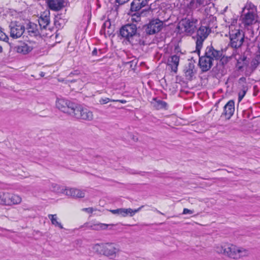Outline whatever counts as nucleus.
I'll list each match as a JSON object with an SVG mask.
<instances>
[{
  "label": "nucleus",
  "instance_id": "f257e3e1",
  "mask_svg": "<svg viewBox=\"0 0 260 260\" xmlns=\"http://www.w3.org/2000/svg\"><path fill=\"white\" fill-rule=\"evenodd\" d=\"M119 35L133 46L144 45V41L137 32V27L134 24L122 26L119 30Z\"/></svg>",
  "mask_w": 260,
  "mask_h": 260
},
{
  "label": "nucleus",
  "instance_id": "f03ea898",
  "mask_svg": "<svg viewBox=\"0 0 260 260\" xmlns=\"http://www.w3.org/2000/svg\"><path fill=\"white\" fill-rule=\"evenodd\" d=\"M243 15L242 16V23L244 26H250L248 28L249 31L250 38H253L254 31L252 29L251 25L256 24L257 17L256 7L251 2H247L243 9Z\"/></svg>",
  "mask_w": 260,
  "mask_h": 260
},
{
  "label": "nucleus",
  "instance_id": "7ed1b4c3",
  "mask_svg": "<svg viewBox=\"0 0 260 260\" xmlns=\"http://www.w3.org/2000/svg\"><path fill=\"white\" fill-rule=\"evenodd\" d=\"M230 42L228 46L233 48V52L238 53L241 51L245 40V35L243 31L239 28H236L234 25L229 27Z\"/></svg>",
  "mask_w": 260,
  "mask_h": 260
},
{
  "label": "nucleus",
  "instance_id": "20e7f679",
  "mask_svg": "<svg viewBox=\"0 0 260 260\" xmlns=\"http://www.w3.org/2000/svg\"><path fill=\"white\" fill-rule=\"evenodd\" d=\"M216 251L233 259H238L248 254L247 250L233 244L217 247Z\"/></svg>",
  "mask_w": 260,
  "mask_h": 260
},
{
  "label": "nucleus",
  "instance_id": "39448f33",
  "mask_svg": "<svg viewBox=\"0 0 260 260\" xmlns=\"http://www.w3.org/2000/svg\"><path fill=\"white\" fill-rule=\"evenodd\" d=\"M199 26L198 20L192 17L182 19L180 22L178 28L183 30L188 36L194 33Z\"/></svg>",
  "mask_w": 260,
  "mask_h": 260
},
{
  "label": "nucleus",
  "instance_id": "423d86ee",
  "mask_svg": "<svg viewBox=\"0 0 260 260\" xmlns=\"http://www.w3.org/2000/svg\"><path fill=\"white\" fill-rule=\"evenodd\" d=\"M93 249L96 251H100V253L111 258H114L119 251L118 248L113 243L96 244L94 246Z\"/></svg>",
  "mask_w": 260,
  "mask_h": 260
},
{
  "label": "nucleus",
  "instance_id": "0eeeda50",
  "mask_svg": "<svg viewBox=\"0 0 260 260\" xmlns=\"http://www.w3.org/2000/svg\"><path fill=\"white\" fill-rule=\"evenodd\" d=\"M71 116L77 119L91 120L93 119L92 112L82 105L75 104Z\"/></svg>",
  "mask_w": 260,
  "mask_h": 260
},
{
  "label": "nucleus",
  "instance_id": "6e6552de",
  "mask_svg": "<svg viewBox=\"0 0 260 260\" xmlns=\"http://www.w3.org/2000/svg\"><path fill=\"white\" fill-rule=\"evenodd\" d=\"M211 30L208 27L201 26L198 27L196 30L197 34L193 38L196 40V51L199 54L200 50L203 46V43L206 39L208 37Z\"/></svg>",
  "mask_w": 260,
  "mask_h": 260
},
{
  "label": "nucleus",
  "instance_id": "1a4fd4ad",
  "mask_svg": "<svg viewBox=\"0 0 260 260\" xmlns=\"http://www.w3.org/2000/svg\"><path fill=\"white\" fill-rule=\"evenodd\" d=\"M36 46V41L27 40L25 42H20L15 47V49L17 53L26 55L30 53Z\"/></svg>",
  "mask_w": 260,
  "mask_h": 260
},
{
  "label": "nucleus",
  "instance_id": "9d476101",
  "mask_svg": "<svg viewBox=\"0 0 260 260\" xmlns=\"http://www.w3.org/2000/svg\"><path fill=\"white\" fill-rule=\"evenodd\" d=\"M164 23L158 19H153L144 27L146 34L151 35L159 32L163 27Z\"/></svg>",
  "mask_w": 260,
  "mask_h": 260
},
{
  "label": "nucleus",
  "instance_id": "9b49d317",
  "mask_svg": "<svg viewBox=\"0 0 260 260\" xmlns=\"http://www.w3.org/2000/svg\"><path fill=\"white\" fill-rule=\"evenodd\" d=\"M75 103H72L65 99H57L56 101V107L59 110L70 115L74 109Z\"/></svg>",
  "mask_w": 260,
  "mask_h": 260
},
{
  "label": "nucleus",
  "instance_id": "f8f14e48",
  "mask_svg": "<svg viewBox=\"0 0 260 260\" xmlns=\"http://www.w3.org/2000/svg\"><path fill=\"white\" fill-rule=\"evenodd\" d=\"M10 37L13 39L20 37L24 33L25 27L19 22L12 21L9 26Z\"/></svg>",
  "mask_w": 260,
  "mask_h": 260
},
{
  "label": "nucleus",
  "instance_id": "ddd939ff",
  "mask_svg": "<svg viewBox=\"0 0 260 260\" xmlns=\"http://www.w3.org/2000/svg\"><path fill=\"white\" fill-rule=\"evenodd\" d=\"M241 51H238V53L233 52V55L237 60L236 67L238 71H243L249 63V59L245 54H240Z\"/></svg>",
  "mask_w": 260,
  "mask_h": 260
},
{
  "label": "nucleus",
  "instance_id": "4468645a",
  "mask_svg": "<svg viewBox=\"0 0 260 260\" xmlns=\"http://www.w3.org/2000/svg\"><path fill=\"white\" fill-rule=\"evenodd\" d=\"M206 57L214 62V60L217 61L221 58L222 56V51L215 49L213 46H208L207 47L204 54Z\"/></svg>",
  "mask_w": 260,
  "mask_h": 260
},
{
  "label": "nucleus",
  "instance_id": "2eb2a0df",
  "mask_svg": "<svg viewBox=\"0 0 260 260\" xmlns=\"http://www.w3.org/2000/svg\"><path fill=\"white\" fill-rule=\"evenodd\" d=\"M209 0H190L187 5V8L190 11H203V7L207 5Z\"/></svg>",
  "mask_w": 260,
  "mask_h": 260
},
{
  "label": "nucleus",
  "instance_id": "dca6fc26",
  "mask_svg": "<svg viewBox=\"0 0 260 260\" xmlns=\"http://www.w3.org/2000/svg\"><path fill=\"white\" fill-rule=\"evenodd\" d=\"M183 72L186 80L191 81L195 76L197 71L195 69L194 61H189L184 67Z\"/></svg>",
  "mask_w": 260,
  "mask_h": 260
},
{
  "label": "nucleus",
  "instance_id": "f3484780",
  "mask_svg": "<svg viewBox=\"0 0 260 260\" xmlns=\"http://www.w3.org/2000/svg\"><path fill=\"white\" fill-rule=\"evenodd\" d=\"M234 112L235 102L233 100H230L224 106L221 117L224 116L226 119L229 120L233 115Z\"/></svg>",
  "mask_w": 260,
  "mask_h": 260
},
{
  "label": "nucleus",
  "instance_id": "a211bd4d",
  "mask_svg": "<svg viewBox=\"0 0 260 260\" xmlns=\"http://www.w3.org/2000/svg\"><path fill=\"white\" fill-rule=\"evenodd\" d=\"M213 61L206 57V55L200 57L199 64L202 71L205 72L209 71L213 66Z\"/></svg>",
  "mask_w": 260,
  "mask_h": 260
},
{
  "label": "nucleus",
  "instance_id": "6ab92c4d",
  "mask_svg": "<svg viewBox=\"0 0 260 260\" xmlns=\"http://www.w3.org/2000/svg\"><path fill=\"white\" fill-rule=\"evenodd\" d=\"M180 61V55H173L168 59V65L171 68L172 71L176 73Z\"/></svg>",
  "mask_w": 260,
  "mask_h": 260
},
{
  "label": "nucleus",
  "instance_id": "aec40b11",
  "mask_svg": "<svg viewBox=\"0 0 260 260\" xmlns=\"http://www.w3.org/2000/svg\"><path fill=\"white\" fill-rule=\"evenodd\" d=\"M47 3L49 8L54 11H59L64 7V0H48Z\"/></svg>",
  "mask_w": 260,
  "mask_h": 260
},
{
  "label": "nucleus",
  "instance_id": "412c9836",
  "mask_svg": "<svg viewBox=\"0 0 260 260\" xmlns=\"http://www.w3.org/2000/svg\"><path fill=\"white\" fill-rule=\"evenodd\" d=\"M147 0H133L131 5L132 12H138L147 5Z\"/></svg>",
  "mask_w": 260,
  "mask_h": 260
},
{
  "label": "nucleus",
  "instance_id": "4be33fe9",
  "mask_svg": "<svg viewBox=\"0 0 260 260\" xmlns=\"http://www.w3.org/2000/svg\"><path fill=\"white\" fill-rule=\"evenodd\" d=\"M66 194L75 198H82L84 197L85 193L83 191L76 188L65 189Z\"/></svg>",
  "mask_w": 260,
  "mask_h": 260
},
{
  "label": "nucleus",
  "instance_id": "5701e85b",
  "mask_svg": "<svg viewBox=\"0 0 260 260\" xmlns=\"http://www.w3.org/2000/svg\"><path fill=\"white\" fill-rule=\"evenodd\" d=\"M204 21L205 23L207 24L205 26L208 27L209 30H211L212 28L216 27V18L212 14H210V16H207Z\"/></svg>",
  "mask_w": 260,
  "mask_h": 260
},
{
  "label": "nucleus",
  "instance_id": "b1692460",
  "mask_svg": "<svg viewBox=\"0 0 260 260\" xmlns=\"http://www.w3.org/2000/svg\"><path fill=\"white\" fill-rule=\"evenodd\" d=\"M27 30L28 35L31 37H37L40 35L38 26L35 23H30Z\"/></svg>",
  "mask_w": 260,
  "mask_h": 260
},
{
  "label": "nucleus",
  "instance_id": "393cba45",
  "mask_svg": "<svg viewBox=\"0 0 260 260\" xmlns=\"http://www.w3.org/2000/svg\"><path fill=\"white\" fill-rule=\"evenodd\" d=\"M113 224H107L102 223H98L90 225L89 228L90 229L94 231H100L106 230L109 226H113Z\"/></svg>",
  "mask_w": 260,
  "mask_h": 260
},
{
  "label": "nucleus",
  "instance_id": "a878e982",
  "mask_svg": "<svg viewBox=\"0 0 260 260\" xmlns=\"http://www.w3.org/2000/svg\"><path fill=\"white\" fill-rule=\"evenodd\" d=\"M49 23L50 18L49 16L47 15L44 17H41L39 19V24L41 28L46 29Z\"/></svg>",
  "mask_w": 260,
  "mask_h": 260
},
{
  "label": "nucleus",
  "instance_id": "bb28decb",
  "mask_svg": "<svg viewBox=\"0 0 260 260\" xmlns=\"http://www.w3.org/2000/svg\"><path fill=\"white\" fill-rule=\"evenodd\" d=\"M9 206L18 204L21 202V198L18 195L10 193Z\"/></svg>",
  "mask_w": 260,
  "mask_h": 260
},
{
  "label": "nucleus",
  "instance_id": "cd10ccee",
  "mask_svg": "<svg viewBox=\"0 0 260 260\" xmlns=\"http://www.w3.org/2000/svg\"><path fill=\"white\" fill-rule=\"evenodd\" d=\"M48 218L51 221V223L55 225L56 227H58L60 229H62L63 226L61 223L57 221V217L56 214H49Z\"/></svg>",
  "mask_w": 260,
  "mask_h": 260
},
{
  "label": "nucleus",
  "instance_id": "c85d7f7f",
  "mask_svg": "<svg viewBox=\"0 0 260 260\" xmlns=\"http://www.w3.org/2000/svg\"><path fill=\"white\" fill-rule=\"evenodd\" d=\"M154 100L155 101L154 107L156 109H167L168 104L166 102L160 100H157L156 99H154Z\"/></svg>",
  "mask_w": 260,
  "mask_h": 260
},
{
  "label": "nucleus",
  "instance_id": "c756f323",
  "mask_svg": "<svg viewBox=\"0 0 260 260\" xmlns=\"http://www.w3.org/2000/svg\"><path fill=\"white\" fill-rule=\"evenodd\" d=\"M142 207H140L137 209L133 210L131 208L125 209L124 208V217H126L128 215L130 216H134L137 212H139Z\"/></svg>",
  "mask_w": 260,
  "mask_h": 260
},
{
  "label": "nucleus",
  "instance_id": "7c9ffc66",
  "mask_svg": "<svg viewBox=\"0 0 260 260\" xmlns=\"http://www.w3.org/2000/svg\"><path fill=\"white\" fill-rule=\"evenodd\" d=\"M51 189L52 191L56 193H63L66 194V192H64V189L63 188H61L59 185L55 183H52L51 184Z\"/></svg>",
  "mask_w": 260,
  "mask_h": 260
},
{
  "label": "nucleus",
  "instance_id": "2f4dec72",
  "mask_svg": "<svg viewBox=\"0 0 260 260\" xmlns=\"http://www.w3.org/2000/svg\"><path fill=\"white\" fill-rule=\"evenodd\" d=\"M3 194V201L2 203V205L9 206L10 202V193L8 192H4V194Z\"/></svg>",
  "mask_w": 260,
  "mask_h": 260
},
{
  "label": "nucleus",
  "instance_id": "473e14b6",
  "mask_svg": "<svg viewBox=\"0 0 260 260\" xmlns=\"http://www.w3.org/2000/svg\"><path fill=\"white\" fill-rule=\"evenodd\" d=\"M110 212L114 214H118L124 217V208H119L115 210H111Z\"/></svg>",
  "mask_w": 260,
  "mask_h": 260
},
{
  "label": "nucleus",
  "instance_id": "72a5a7b5",
  "mask_svg": "<svg viewBox=\"0 0 260 260\" xmlns=\"http://www.w3.org/2000/svg\"><path fill=\"white\" fill-rule=\"evenodd\" d=\"M109 102H115V100H112L108 98H102L100 100L99 103L101 105H104L108 103Z\"/></svg>",
  "mask_w": 260,
  "mask_h": 260
},
{
  "label": "nucleus",
  "instance_id": "f704fd0d",
  "mask_svg": "<svg viewBox=\"0 0 260 260\" xmlns=\"http://www.w3.org/2000/svg\"><path fill=\"white\" fill-rule=\"evenodd\" d=\"M8 40V36L0 29V40L7 42Z\"/></svg>",
  "mask_w": 260,
  "mask_h": 260
},
{
  "label": "nucleus",
  "instance_id": "c9c22d12",
  "mask_svg": "<svg viewBox=\"0 0 260 260\" xmlns=\"http://www.w3.org/2000/svg\"><path fill=\"white\" fill-rule=\"evenodd\" d=\"M246 90H243L242 91L240 92L238 94V100L239 102H240L243 98L244 97L245 94H246Z\"/></svg>",
  "mask_w": 260,
  "mask_h": 260
},
{
  "label": "nucleus",
  "instance_id": "e433bc0d",
  "mask_svg": "<svg viewBox=\"0 0 260 260\" xmlns=\"http://www.w3.org/2000/svg\"><path fill=\"white\" fill-rule=\"evenodd\" d=\"M129 173L132 174H139L141 176H144L145 174L148 173L146 172H137L134 170H131Z\"/></svg>",
  "mask_w": 260,
  "mask_h": 260
},
{
  "label": "nucleus",
  "instance_id": "4c0bfd02",
  "mask_svg": "<svg viewBox=\"0 0 260 260\" xmlns=\"http://www.w3.org/2000/svg\"><path fill=\"white\" fill-rule=\"evenodd\" d=\"M80 74V71L78 70H75L73 72H71L68 76L69 77H73L74 76H77Z\"/></svg>",
  "mask_w": 260,
  "mask_h": 260
},
{
  "label": "nucleus",
  "instance_id": "58836bf2",
  "mask_svg": "<svg viewBox=\"0 0 260 260\" xmlns=\"http://www.w3.org/2000/svg\"><path fill=\"white\" fill-rule=\"evenodd\" d=\"M129 0H115L116 3H118L119 5H122L125 3H127Z\"/></svg>",
  "mask_w": 260,
  "mask_h": 260
},
{
  "label": "nucleus",
  "instance_id": "ea45409f",
  "mask_svg": "<svg viewBox=\"0 0 260 260\" xmlns=\"http://www.w3.org/2000/svg\"><path fill=\"white\" fill-rule=\"evenodd\" d=\"M82 210L87 212L88 213H92L93 211L92 208H86L82 209Z\"/></svg>",
  "mask_w": 260,
  "mask_h": 260
},
{
  "label": "nucleus",
  "instance_id": "a19ab883",
  "mask_svg": "<svg viewBox=\"0 0 260 260\" xmlns=\"http://www.w3.org/2000/svg\"><path fill=\"white\" fill-rule=\"evenodd\" d=\"M193 213V211L188 209L187 208H184L183 209V214H192Z\"/></svg>",
  "mask_w": 260,
  "mask_h": 260
},
{
  "label": "nucleus",
  "instance_id": "79ce46f5",
  "mask_svg": "<svg viewBox=\"0 0 260 260\" xmlns=\"http://www.w3.org/2000/svg\"><path fill=\"white\" fill-rule=\"evenodd\" d=\"M110 25H111L110 22L106 21L104 23L103 27H104L105 28H106V27H107L108 28H109L110 27Z\"/></svg>",
  "mask_w": 260,
  "mask_h": 260
},
{
  "label": "nucleus",
  "instance_id": "37998d69",
  "mask_svg": "<svg viewBox=\"0 0 260 260\" xmlns=\"http://www.w3.org/2000/svg\"><path fill=\"white\" fill-rule=\"evenodd\" d=\"M98 54V50L96 48H94L93 50L92 51V55L93 56L97 55Z\"/></svg>",
  "mask_w": 260,
  "mask_h": 260
},
{
  "label": "nucleus",
  "instance_id": "c03bdc74",
  "mask_svg": "<svg viewBox=\"0 0 260 260\" xmlns=\"http://www.w3.org/2000/svg\"><path fill=\"white\" fill-rule=\"evenodd\" d=\"M115 102H120L122 104H125L126 103V101H125L124 100H115Z\"/></svg>",
  "mask_w": 260,
  "mask_h": 260
},
{
  "label": "nucleus",
  "instance_id": "a18cd8bd",
  "mask_svg": "<svg viewBox=\"0 0 260 260\" xmlns=\"http://www.w3.org/2000/svg\"><path fill=\"white\" fill-rule=\"evenodd\" d=\"M2 194H4V191H0V200H1L0 204H1V205H2V201H3V199H4L3 197V196Z\"/></svg>",
  "mask_w": 260,
  "mask_h": 260
},
{
  "label": "nucleus",
  "instance_id": "49530a36",
  "mask_svg": "<svg viewBox=\"0 0 260 260\" xmlns=\"http://www.w3.org/2000/svg\"><path fill=\"white\" fill-rule=\"evenodd\" d=\"M246 78H245V77H241V78L239 79V81H240V82H246Z\"/></svg>",
  "mask_w": 260,
  "mask_h": 260
},
{
  "label": "nucleus",
  "instance_id": "de8ad7c7",
  "mask_svg": "<svg viewBox=\"0 0 260 260\" xmlns=\"http://www.w3.org/2000/svg\"><path fill=\"white\" fill-rule=\"evenodd\" d=\"M135 225L139 226L141 228H142V227H143L144 226H149V224H146V223H143V224H135Z\"/></svg>",
  "mask_w": 260,
  "mask_h": 260
},
{
  "label": "nucleus",
  "instance_id": "09e8293b",
  "mask_svg": "<svg viewBox=\"0 0 260 260\" xmlns=\"http://www.w3.org/2000/svg\"><path fill=\"white\" fill-rule=\"evenodd\" d=\"M140 14L138 13H135L133 15V17H135V16H137V17H139Z\"/></svg>",
  "mask_w": 260,
  "mask_h": 260
},
{
  "label": "nucleus",
  "instance_id": "8fccbe9b",
  "mask_svg": "<svg viewBox=\"0 0 260 260\" xmlns=\"http://www.w3.org/2000/svg\"><path fill=\"white\" fill-rule=\"evenodd\" d=\"M156 211L157 213H158L159 214H161V215H164V214L163 213L161 212L160 211H158V210H156Z\"/></svg>",
  "mask_w": 260,
  "mask_h": 260
},
{
  "label": "nucleus",
  "instance_id": "3c124183",
  "mask_svg": "<svg viewBox=\"0 0 260 260\" xmlns=\"http://www.w3.org/2000/svg\"><path fill=\"white\" fill-rule=\"evenodd\" d=\"M3 51V48L0 46V53Z\"/></svg>",
  "mask_w": 260,
  "mask_h": 260
},
{
  "label": "nucleus",
  "instance_id": "603ef678",
  "mask_svg": "<svg viewBox=\"0 0 260 260\" xmlns=\"http://www.w3.org/2000/svg\"><path fill=\"white\" fill-rule=\"evenodd\" d=\"M75 81H76V80H72L71 81V82H75Z\"/></svg>",
  "mask_w": 260,
  "mask_h": 260
},
{
  "label": "nucleus",
  "instance_id": "864d4df0",
  "mask_svg": "<svg viewBox=\"0 0 260 260\" xmlns=\"http://www.w3.org/2000/svg\"><path fill=\"white\" fill-rule=\"evenodd\" d=\"M178 50V48H175V50Z\"/></svg>",
  "mask_w": 260,
  "mask_h": 260
}]
</instances>
